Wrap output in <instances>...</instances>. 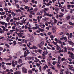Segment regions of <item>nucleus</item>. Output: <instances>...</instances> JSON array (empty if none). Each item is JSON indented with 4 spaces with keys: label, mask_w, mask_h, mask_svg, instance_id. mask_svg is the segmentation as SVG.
Wrapping results in <instances>:
<instances>
[{
    "label": "nucleus",
    "mask_w": 74,
    "mask_h": 74,
    "mask_svg": "<svg viewBox=\"0 0 74 74\" xmlns=\"http://www.w3.org/2000/svg\"><path fill=\"white\" fill-rule=\"evenodd\" d=\"M65 73L66 74H69V72L68 71H65Z\"/></svg>",
    "instance_id": "603ef678"
},
{
    "label": "nucleus",
    "mask_w": 74,
    "mask_h": 74,
    "mask_svg": "<svg viewBox=\"0 0 74 74\" xmlns=\"http://www.w3.org/2000/svg\"><path fill=\"white\" fill-rule=\"evenodd\" d=\"M7 39L8 40H9V41L10 42H11V41H13V40L12 39H10V38H8Z\"/></svg>",
    "instance_id": "c9c22d12"
},
{
    "label": "nucleus",
    "mask_w": 74,
    "mask_h": 74,
    "mask_svg": "<svg viewBox=\"0 0 74 74\" xmlns=\"http://www.w3.org/2000/svg\"><path fill=\"white\" fill-rule=\"evenodd\" d=\"M3 48L2 47H0V51H3Z\"/></svg>",
    "instance_id": "37998d69"
},
{
    "label": "nucleus",
    "mask_w": 74,
    "mask_h": 74,
    "mask_svg": "<svg viewBox=\"0 0 74 74\" xmlns=\"http://www.w3.org/2000/svg\"><path fill=\"white\" fill-rule=\"evenodd\" d=\"M37 66L38 67H40V64H39L37 63Z\"/></svg>",
    "instance_id": "3c124183"
},
{
    "label": "nucleus",
    "mask_w": 74,
    "mask_h": 74,
    "mask_svg": "<svg viewBox=\"0 0 74 74\" xmlns=\"http://www.w3.org/2000/svg\"><path fill=\"white\" fill-rule=\"evenodd\" d=\"M2 25H5L6 23L5 22H3V21H1V23Z\"/></svg>",
    "instance_id": "5701e85b"
},
{
    "label": "nucleus",
    "mask_w": 74,
    "mask_h": 74,
    "mask_svg": "<svg viewBox=\"0 0 74 74\" xmlns=\"http://www.w3.org/2000/svg\"><path fill=\"white\" fill-rule=\"evenodd\" d=\"M67 49H68V50H71V49H72V48L70 47H67Z\"/></svg>",
    "instance_id": "b1692460"
},
{
    "label": "nucleus",
    "mask_w": 74,
    "mask_h": 74,
    "mask_svg": "<svg viewBox=\"0 0 74 74\" xmlns=\"http://www.w3.org/2000/svg\"><path fill=\"white\" fill-rule=\"evenodd\" d=\"M5 46H6V47H9V45L8 44H5Z\"/></svg>",
    "instance_id": "864d4df0"
},
{
    "label": "nucleus",
    "mask_w": 74,
    "mask_h": 74,
    "mask_svg": "<svg viewBox=\"0 0 74 74\" xmlns=\"http://www.w3.org/2000/svg\"><path fill=\"white\" fill-rule=\"evenodd\" d=\"M46 12H44V15L43 16V17H44L45 16H46Z\"/></svg>",
    "instance_id": "680f3d73"
},
{
    "label": "nucleus",
    "mask_w": 74,
    "mask_h": 74,
    "mask_svg": "<svg viewBox=\"0 0 74 74\" xmlns=\"http://www.w3.org/2000/svg\"><path fill=\"white\" fill-rule=\"evenodd\" d=\"M14 26V27H12V28H15V27H16V24L15 23H14L13 24Z\"/></svg>",
    "instance_id": "c756f323"
},
{
    "label": "nucleus",
    "mask_w": 74,
    "mask_h": 74,
    "mask_svg": "<svg viewBox=\"0 0 74 74\" xmlns=\"http://www.w3.org/2000/svg\"><path fill=\"white\" fill-rule=\"evenodd\" d=\"M60 15L59 16V17H63V15H64V14L62 13H60Z\"/></svg>",
    "instance_id": "4468645a"
},
{
    "label": "nucleus",
    "mask_w": 74,
    "mask_h": 74,
    "mask_svg": "<svg viewBox=\"0 0 74 74\" xmlns=\"http://www.w3.org/2000/svg\"><path fill=\"white\" fill-rule=\"evenodd\" d=\"M33 71L32 70L29 71L28 72V73L29 74H32V72Z\"/></svg>",
    "instance_id": "f8f14e48"
},
{
    "label": "nucleus",
    "mask_w": 74,
    "mask_h": 74,
    "mask_svg": "<svg viewBox=\"0 0 74 74\" xmlns=\"http://www.w3.org/2000/svg\"><path fill=\"white\" fill-rule=\"evenodd\" d=\"M64 31H65V33L64 32H61L60 33H59V34L60 35H64V34H66V32H67V28H65L64 29Z\"/></svg>",
    "instance_id": "7ed1b4c3"
},
{
    "label": "nucleus",
    "mask_w": 74,
    "mask_h": 74,
    "mask_svg": "<svg viewBox=\"0 0 74 74\" xmlns=\"http://www.w3.org/2000/svg\"><path fill=\"white\" fill-rule=\"evenodd\" d=\"M44 42L43 41H42L40 43L38 44L37 45V47H40V48L42 49V47L43 46V45H44Z\"/></svg>",
    "instance_id": "f257e3e1"
},
{
    "label": "nucleus",
    "mask_w": 74,
    "mask_h": 74,
    "mask_svg": "<svg viewBox=\"0 0 74 74\" xmlns=\"http://www.w3.org/2000/svg\"><path fill=\"white\" fill-rule=\"evenodd\" d=\"M21 55V52L20 51L16 53V55L17 56H19Z\"/></svg>",
    "instance_id": "2eb2a0df"
},
{
    "label": "nucleus",
    "mask_w": 74,
    "mask_h": 74,
    "mask_svg": "<svg viewBox=\"0 0 74 74\" xmlns=\"http://www.w3.org/2000/svg\"><path fill=\"white\" fill-rule=\"evenodd\" d=\"M3 9L5 10H8V9L7 8H4Z\"/></svg>",
    "instance_id": "e2e57ef3"
},
{
    "label": "nucleus",
    "mask_w": 74,
    "mask_h": 74,
    "mask_svg": "<svg viewBox=\"0 0 74 74\" xmlns=\"http://www.w3.org/2000/svg\"><path fill=\"white\" fill-rule=\"evenodd\" d=\"M15 65H18V61H15Z\"/></svg>",
    "instance_id": "c03bdc74"
},
{
    "label": "nucleus",
    "mask_w": 74,
    "mask_h": 74,
    "mask_svg": "<svg viewBox=\"0 0 74 74\" xmlns=\"http://www.w3.org/2000/svg\"><path fill=\"white\" fill-rule=\"evenodd\" d=\"M30 15L32 14L33 15H35V13L34 12H33V11H30L29 12Z\"/></svg>",
    "instance_id": "f3484780"
},
{
    "label": "nucleus",
    "mask_w": 74,
    "mask_h": 74,
    "mask_svg": "<svg viewBox=\"0 0 74 74\" xmlns=\"http://www.w3.org/2000/svg\"><path fill=\"white\" fill-rule=\"evenodd\" d=\"M18 63L20 64V63H22V60L21 59H19L18 60Z\"/></svg>",
    "instance_id": "a211bd4d"
},
{
    "label": "nucleus",
    "mask_w": 74,
    "mask_h": 74,
    "mask_svg": "<svg viewBox=\"0 0 74 74\" xmlns=\"http://www.w3.org/2000/svg\"><path fill=\"white\" fill-rule=\"evenodd\" d=\"M10 17H8L6 19V20H10Z\"/></svg>",
    "instance_id": "5fc2aeb1"
},
{
    "label": "nucleus",
    "mask_w": 74,
    "mask_h": 74,
    "mask_svg": "<svg viewBox=\"0 0 74 74\" xmlns=\"http://www.w3.org/2000/svg\"><path fill=\"white\" fill-rule=\"evenodd\" d=\"M49 16L50 17H53V14H50L49 15Z\"/></svg>",
    "instance_id": "f704fd0d"
},
{
    "label": "nucleus",
    "mask_w": 74,
    "mask_h": 74,
    "mask_svg": "<svg viewBox=\"0 0 74 74\" xmlns=\"http://www.w3.org/2000/svg\"><path fill=\"white\" fill-rule=\"evenodd\" d=\"M23 42V41H22L21 42H18V43L19 45H20L21 47H22L23 46V45L22 44V42Z\"/></svg>",
    "instance_id": "6e6552de"
},
{
    "label": "nucleus",
    "mask_w": 74,
    "mask_h": 74,
    "mask_svg": "<svg viewBox=\"0 0 74 74\" xmlns=\"http://www.w3.org/2000/svg\"><path fill=\"white\" fill-rule=\"evenodd\" d=\"M13 57L14 58V59H16V58H17V57L15 56H13Z\"/></svg>",
    "instance_id": "8fccbe9b"
},
{
    "label": "nucleus",
    "mask_w": 74,
    "mask_h": 74,
    "mask_svg": "<svg viewBox=\"0 0 74 74\" xmlns=\"http://www.w3.org/2000/svg\"><path fill=\"white\" fill-rule=\"evenodd\" d=\"M71 58H72V59H73V53H71Z\"/></svg>",
    "instance_id": "a19ab883"
},
{
    "label": "nucleus",
    "mask_w": 74,
    "mask_h": 74,
    "mask_svg": "<svg viewBox=\"0 0 74 74\" xmlns=\"http://www.w3.org/2000/svg\"><path fill=\"white\" fill-rule=\"evenodd\" d=\"M71 53H73L72 52H71L70 51H69L68 52V54H69V55H71Z\"/></svg>",
    "instance_id": "ea45409f"
},
{
    "label": "nucleus",
    "mask_w": 74,
    "mask_h": 74,
    "mask_svg": "<svg viewBox=\"0 0 74 74\" xmlns=\"http://www.w3.org/2000/svg\"><path fill=\"white\" fill-rule=\"evenodd\" d=\"M66 19L67 20H69L70 19V16H66Z\"/></svg>",
    "instance_id": "bb28decb"
},
{
    "label": "nucleus",
    "mask_w": 74,
    "mask_h": 74,
    "mask_svg": "<svg viewBox=\"0 0 74 74\" xmlns=\"http://www.w3.org/2000/svg\"><path fill=\"white\" fill-rule=\"evenodd\" d=\"M43 69L46 70V66H44L43 67Z\"/></svg>",
    "instance_id": "774afa93"
},
{
    "label": "nucleus",
    "mask_w": 74,
    "mask_h": 74,
    "mask_svg": "<svg viewBox=\"0 0 74 74\" xmlns=\"http://www.w3.org/2000/svg\"><path fill=\"white\" fill-rule=\"evenodd\" d=\"M63 38V39H64V40H66V39H67V38H66V36H65Z\"/></svg>",
    "instance_id": "0e129e2a"
},
{
    "label": "nucleus",
    "mask_w": 74,
    "mask_h": 74,
    "mask_svg": "<svg viewBox=\"0 0 74 74\" xmlns=\"http://www.w3.org/2000/svg\"><path fill=\"white\" fill-rule=\"evenodd\" d=\"M48 51H44V52L42 54V55H45H45H47V54H48Z\"/></svg>",
    "instance_id": "20e7f679"
},
{
    "label": "nucleus",
    "mask_w": 74,
    "mask_h": 74,
    "mask_svg": "<svg viewBox=\"0 0 74 74\" xmlns=\"http://www.w3.org/2000/svg\"><path fill=\"white\" fill-rule=\"evenodd\" d=\"M37 15H40V13L38 12L37 14Z\"/></svg>",
    "instance_id": "338daca9"
},
{
    "label": "nucleus",
    "mask_w": 74,
    "mask_h": 74,
    "mask_svg": "<svg viewBox=\"0 0 74 74\" xmlns=\"http://www.w3.org/2000/svg\"><path fill=\"white\" fill-rule=\"evenodd\" d=\"M23 2L24 3H27V2H28V0H24L23 1Z\"/></svg>",
    "instance_id": "412c9836"
},
{
    "label": "nucleus",
    "mask_w": 74,
    "mask_h": 74,
    "mask_svg": "<svg viewBox=\"0 0 74 74\" xmlns=\"http://www.w3.org/2000/svg\"><path fill=\"white\" fill-rule=\"evenodd\" d=\"M22 72L23 73H27V70L26 68L23 67L22 69Z\"/></svg>",
    "instance_id": "f03ea898"
},
{
    "label": "nucleus",
    "mask_w": 74,
    "mask_h": 74,
    "mask_svg": "<svg viewBox=\"0 0 74 74\" xmlns=\"http://www.w3.org/2000/svg\"><path fill=\"white\" fill-rule=\"evenodd\" d=\"M21 72L20 71H16L14 73V74H21Z\"/></svg>",
    "instance_id": "0eeeda50"
},
{
    "label": "nucleus",
    "mask_w": 74,
    "mask_h": 74,
    "mask_svg": "<svg viewBox=\"0 0 74 74\" xmlns=\"http://www.w3.org/2000/svg\"><path fill=\"white\" fill-rule=\"evenodd\" d=\"M25 44H27V40H26L25 41Z\"/></svg>",
    "instance_id": "052dcab7"
},
{
    "label": "nucleus",
    "mask_w": 74,
    "mask_h": 74,
    "mask_svg": "<svg viewBox=\"0 0 74 74\" xmlns=\"http://www.w3.org/2000/svg\"><path fill=\"white\" fill-rule=\"evenodd\" d=\"M33 49H37V47L36 46L34 45L32 46Z\"/></svg>",
    "instance_id": "9d476101"
},
{
    "label": "nucleus",
    "mask_w": 74,
    "mask_h": 74,
    "mask_svg": "<svg viewBox=\"0 0 74 74\" xmlns=\"http://www.w3.org/2000/svg\"><path fill=\"white\" fill-rule=\"evenodd\" d=\"M44 10L47 11H48V10H49V9H48V8H45L44 9Z\"/></svg>",
    "instance_id": "c85d7f7f"
},
{
    "label": "nucleus",
    "mask_w": 74,
    "mask_h": 74,
    "mask_svg": "<svg viewBox=\"0 0 74 74\" xmlns=\"http://www.w3.org/2000/svg\"><path fill=\"white\" fill-rule=\"evenodd\" d=\"M59 8H57V9H56L55 10V11H56L57 12V13H58V11H59Z\"/></svg>",
    "instance_id": "cd10ccee"
},
{
    "label": "nucleus",
    "mask_w": 74,
    "mask_h": 74,
    "mask_svg": "<svg viewBox=\"0 0 74 74\" xmlns=\"http://www.w3.org/2000/svg\"><path fill=\"white\" fill-rule=\"evenodd\" d=\"M34 10L35 11H37V10H38V8H36L34 9Z\"/></svg>",
    "instance_id": "69168bd1"
},
{
    "label": "nucleus",
    "mask_w": 74,
    "mask_h": 74,
    "mask_svg": "<svg viewBox=\"0 0 74 74\" xmlns=\"http://www.w3.org/2000/svg\"><path fill=\"white\" fill-rule=\"evenodd\" d=\"M60 72H63L64 70V69H61L60 70Z\"/></svg>",
    "instance_id": "58836bf2"
},
{
    "label": "nucleus",
    "mask_w": 74,
    "mask_h": 74,
    "mask_svg": "<svg viewBox=\"0 0 74 74\" xmlns=\"http://www.w3.org/2000/svg\"><path fill=\"white\" fill-rule=\"evenodd\" d=\"M16 5H17V7H16L17 8H19V5H18V4H17Z\"/></svg>",
    "instance_id": "de8ad7c7"
},
{
    "label": "nucleus",
    "mask_w": 74,
    "mask_h": 74,
    "mask_svg": "<svg viewBox=\"0 0 74 74\" xmlns=\"http://www.w3.org/2000/svg\"><path fill=\"white\" fill-rule=\"evenodd\" d=\"M57 67L58 69H60L61 67V65L58 64L57 65Z\"/></svg>",
    "instance_id": "4be33fe9"
},
{
    "label": "nucleus",
    "mask_w": 74,
    "mask_h": 74,
    "mask_svg": "<svg viewBox=\"0 0 74 74\" xmlns=\"http://www.w3.org/2000/svg\"><path fill=\"white\" fill-rule=\"evenodd\" d=\"M35 59L36 60H37V61H39L40 60L39 59H38L37 57H35Z\"/></svg>",
    "instance_id": "09e8293b"
},
{
    "label": "nucleus",
    "mask_w": 74,
    "mask_h": 74,
    "mask_svg": "<svg viewBox=\"0 0 74 74\" xmlns=\"http://www.w3.org/2000/svg\"><path fill=\"white\" fill-rule=\"evenodd\" d=\"M60 50V47L59 46L57 47V50L59 51V50Z\"/></svg>",
    "instance_id": "7c9ffc66"
},
{
    "label": "nucleus",
    "mask_w": 74,
    "mask_h": 74,
    "mask_svg": "<svg viewBox=\"0 0 74 74\" xmlns=\"http://www.w3.org/2000/svg\"><path fill=\"white\" fill-rule=\"evenodd\" d=\"M42 59H45V55H44V54H42Z\"/></svg>",
    "instance_id": "393cba45"
},
{
    "label": "nucleus",
    "mask_w": 74,
    "mask_h": 74,
    "mask_svg": "<svg viewBox=\"0 0 74 74\" xmlns=\"http://www.w3.org/2000/svg\"><path fill=\"white\" fill-rule=\"evenodd\" d=\"M21 30H22V29L21 28H19L18 29L17 28H16V32H20Z\"/></svg>",
    "instance_id": "39448f33"
},
{
    "label": "nucleus",
    "mask_w": 74,
    "mask_h": 74,
    "mask_svg": "<svg viewBox=\"0 0 74 74\" xmlns=\"http://www.w3.org/2000/svg\"><path fill=\"white\" fill-rule=\"evenodd\" d=\"M54 22L56 23L58 22V20H56V19H54Z\"/></svg>",
    "instance_id": "4c0bfd02"
},
{
    "label": "nucleus",
    "mask_w": 74,
    "mask_h": 74,
    "mask_svg": "<svg viewBox=\"0 0 74 74\" xmlns=\"http://www.w3.org/2000/svg\"><path fill=\"white\" fill-rule=\"evenodd\" d=\"M69 24L70 25H71V26H73V23L71 22V21H69Z\"/></svg>",
    "instance_id": "6ab92c4d"
},
{
    "label": "nucleus",
    "mask_w": 74,
    "mask_h": 74,
    "mask_svg": "<svg viewBox=\"0 0 74 74\" xmlns=\"http://www.w3.org/2000/svg\"><path fill=\"white\" fill-rule=\"evenodd\" d=\"M50 38H54V36H53V35H51L50 36Z\"/></svg>",
    "instance_id": "6e6d98bb"
},
{
    "label": "nucleus",
    "mask_w": 74,
    "mask_h": 74,
    "mask_svg": "<svg viewBox=\"0 0 74 74\" xmlns=\"http://www.w3.org/2000/svg\"><path fill=\"white\" fill-rule=\"evenodd\" d=\"M20 9L21 10H23V11H25V9L24 8H23L22 7L20 8Z\"/></svg>",
    "instance_id": "79ce46f5"
},
{
    "label": "nucleus",
    "mask_w": 74,
    "mask_h": 74,
    "mask_svg": "<svg viewBox=\"0 0 74 74\" xmlns=\"http://www.w3.org/2000/svg\"><path fill=\"white\" fill-rule=\"evenodd\" d=\"M29 40L31 42H33L34 41V39H33L30 38Z\"/></svg>",
    "instance_id": "473e14b6"
},
{
    "label": "nucleus",
    "mask_w": 74,
    "mask_h": 74,
    "mask_svg": "<svg viewBox=\"0 0 74 74\" xmlns=\"http://www.w3.org/2000/svg\"><path fill=\"white\" fill-rule=\"evenodd\" d=\"M52 21H53L52 20H51L50 21V22H47V23H48V24H49V25H50L51 23L52 22Z\"/></svg>",
    "instance_id": "ddd939ff"
},
{
    "label": "nucleus",
    "mask_w": 74,
    "mask_h": 74,
    "mask_svg": "<svg viewBox=\"0 0 74 74\" xmlns=\"http://www.w3.org/2000/svg\"><path fill=\"white\" fill-rule=\"evenodd\" d=\"M26 51H27V54H29L30 53V52H29V50L27 49Z\"/></svg>",
    "instance_id": "2f4dec72"
},
{
    "label": "nucleus",
    "mask_w": 74,
    "mask_h": 74,
    "mask_svg": "<svg viewBox=\"0 0 74 74\" xmlns=\"http://www.w3.org/2000/svg\"><path fill=\"white\" fill-rule=\"evenodd\" d=\"M58 60H60V59H61V57H60V56H58Z\"/></svg>",
    "instance_id": "bf43d9fd"
},
{
    "label": "nucleus",
    "mask_w": 74,
    "mask_h": 74,
    "mask_svg": "<svg viewBox=\"0 0 74 74\" xmlns=\"http://www.w3.org/2000/svg\"><path fill=\"white\" fill-rule=\"evenodd\" d=\"M29 16L31 18H32V17H33V16H32V15H30L29 14Z\"/></svg>",
    "instance_id": "4d7b16f0"
},
{
    "label": "nucleus",
    "mask_w": 74,
    "mask_h": 74,
    "mask_svg": "<svg viewBox=\"0 0 74 74\" xmlns=\"http://www.w3.org/2000/svg\"><path fill=\"white\" fill-rule=\"evenodd\" d=\"M0 11L2 12H3V8H0Z\"/></svg>",
    "instance_id": "13d9d810"
},
{
    "label": "nucleus",
    "mask_w": 74,
    "mask_h": 74,
    "mask_svg": "<svg viewBox=\"0 0 74 74\" xmlns=\"http://www.w3.org/2000/svg\"><path fill=\"white\" fill-rule=\"evenodd\" d=\"M56 63H57V62H56V61H53L52 64L53 65H55V64H56Z\"/></svg>",
    "instance_id": "a878e982"
},
{
    "label": "nucleus",
    "mask_w": 74,
    "mask_h": 74,
    "mask_svg": "<svg viewBox=\"0 0 74 74\" xmlns=\"http://www.w3.org/2000/svg\"><path fill=\"white\" fill-rule=\"evenodd\" d=\"M28 60H32V58L31 57H29V58H27Z\"/></svg>",
    "instance_id": "49530a36"
},
{
    "label": "nucleus",
    "mask_w": 74,
    "mask_h": 74,
    "mask_svg": "<svg viewBox=\"0 0 74 74\" xmlns=\"http://www.w3.org/2000/svg\"><path fill=\"white\" fill-rule=\"evenodd\" d=\"M61 60L62 62L64 60H65V58H64L61 59Z\"/></svg>",
    "instance_id": "e433bc0d"
},
{
    "label": "nucleus",
    "mask_w": 74,
    "mask_h": 74,
    "mask_svg": "<svg viewBox=\"0 0 74 74\" xmlns=\"http://www.w3.org/2000/svg\"><path fill=\"white\" fill-rule=\"evenodd\" d=\"M38 29L40 31H41V32H44V31H45L44 29H41V28H38Z\"/></svg>",
    "instance_id": "dca6fc26"
},
{
    "label": "nucleus",
    "mask_w": 74,
    "mask_h": 74,
    "mask_svg": "<svg viewBox=\"0 0 74 74\" xmlns=\"http://www.w3.org/2000/svg\"><path fill=\"white\" fill-rule=\"evenodd\" d=\"M32 28H28V29L29 30V32H32Z\"/></svg>",
    "instance_id": "aec40b11"
},
{
    "label": "nucleus",
    "mask_w": 74,
    "mask_h": 74,
    "mask_svg": "<svg viewBox=\"0 0 74 74\" xmlns=\"http://www.w3.org/2000/svg\"><path fill=\"white\" fill-rule=\"evenodd\" d=\"M23 65V64H21L19 65H18L17 66L18 69H19V67H21Z\"/></svg>",
    "instance_id": "9b49d317"
},
{
    "label": "nucleus",
    "mask_w": 74,
    "mask_h": 74,
    "mask_svg": "<svg viewBox=\"0 0 74 74\" xmlns=\"http://www.w3.org/2000/svg\"><path fill=\"white\" fill-rule=\"evenodd\" d=\"M68 42L69 44H70V45H74V43L72 41H69Z\"/></svg>",
    "instance_id": "423d86ee"
},
{
    "label": "nucleus",
    "mask_w": 74,
    "mask_h": 74,
    "mask_svg": "<svg viewBox=\"0 0 74 74\" xmlns=\"http://www.w3.org/2000/svg\"><path fill=\"white\" fill-rule=\"evenodd\" d=\"M38 51L40 53H41V52H42V50L39 49Z\"/></svg>",
    "instance_id": "a18cd8bd"
},
{
    "label": "nucleus",
    "mask_w": 74,
    "mask_h": 74,
    "mask_svg": "<svg viewBox=\"0 0 74 74\" xmlns=\"http://www.w3.org/2000/svg\"><path fill=\"white\" fill-rule=\"evenodd\" d=\"M27 56V53L26 51H25L24 52V58H25V57H26V56Z\"/></svg>",
    "instance_id": "1a4fd4ad"
},
{
    "label": "nucleus",
    "mask_w": 74,
    "mask_h": 74,
    "mask_svg": "<svg viewBox=\"0 0 74 74\" xmlns=\"http://www.w3.org/2000/svg\"><path fill=\"white\" fill-rule=\"evenodd\" d=\"M28 8V6H25L24 8L25 10H27Z\"/></svg>",
    "instance_id": "72a5a7b5"
}]
</instances>
